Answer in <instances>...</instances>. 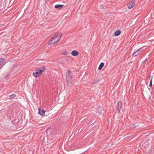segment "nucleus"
<instances>
[{"label":"nucleus","instance_id":"f03ea898","mask_svg":"<svg viewBox=\"0 0 154 154\" xmlns=\"http://www.w3.org/2000/svg\"><path fill=\"white\" fill-rule=\"evenodd\" d=\"M43 72L42 70H40L39 69H37L33 72V75L35 77H38Z\"/></svg>","mask_w":154,"mask_h":154},{"label":"nucleus","instance_id":"4468645a","mask_svg":"<svg viewBox=\"0 0 154 154\" xmlns=\"http://www.w3.org/2000/svg\"><path fill=\"white\" fill-rule=\"evenodd\" d=\"M152 76H151V79L150 81V83L149 86L150 87H152Z\"/></svg>","mask_w":154,"mask_h":154},{"label":"nucleus","instance_id":"412c9836","mask_svg":"<svg viewBox=\"0 0 154 154\" xmlns=\"http://www.w3.org/2000/svg\"><path fill=\"white\" fill-rule=\"evenodd\" d=\"M146 59L144 61V62H145L146 61Z\"/></svg>","mask_w":154,"mask_h":154},{"label":"nucleus","instance_id":"4be33fe9","mask_svg":"<svg viewBox=\"0 0 154 154\" xmlns=\"http://www.w3.org/2000/svg\"><path fill=\"white\" fill-rule=\"evenodd\" d=\"M4 109H3L2 110V111H3V110Z\"/></svg>","mask_w":154,"mask_h":154},{"label":"nucleus","instance_id":"5701e85b","mask_svg":"<svg viewBox=\"0 0 154 154\" xmlns=\"http://www.w3.org/2000/svg\"><path fill=\"white\" fill-rule=\"evenodd\" d=\"M3 32H1V33H2Z\"/></svg>","mask_w":154,"mask_h":154},{"label":"nucleus","instance_id":"9b49d317","mask_svg":"<svg viewBox=\"0 0 154 154\" xmlns=\"http://www.w3.org/2000/svg\"><path fill=\"white\" fill-rule=\"evenodd\" d=\"M104 63L103 62H101L100 64V65L98 68V69L99 70H100L102 69V68L104 66Z\"/></svg>","mask_w":154,"mask_h":154},{"label":"nucleus","instance_id":"aec40b11","mask_svg":"<svg viewBox=\"0 0 154 154\" xmlns=\"http://www.w3.org/2000/svg\"><path fill=\"white\" fill-rule=\"evenodd\" d=\"M5 63H5V64H3L2 65V66L0 68L1 69V68L3 66V65H4V64H5Z\"/></svg>","mask_w":154,"mask_h":154},{"label":"nucleus","instance_id":"ddd939ff","mask_svg":"<svg viewBox=\"0 0 154 154\" xmlns=\"http://www.w3.org/2000/svg\"><path fill=\"white\" fill-rule=\"evenodd\" d=\"M16 95L15 94H12V95H10L9 96V97L11 99H13L15 97H16Z\"/></svg>","mask_w":154,"mask_h":154},{"label":"nucleus","instance_id":"1a4fd4ad","mask_svg":"<svg viewBox=\"0 0 154 154\" xmlns=\"http://www.w3.org/2000/svg\"><path fill=\"white\" fill-rule=\"evenodd\" d=\"M63 6V5H56L54 6V7L58 9L61 8Z\"/></svg>","mask_w":154,"mask_h":154},{"label":"nucleus","instance_id":"f8f14e48","mask_svg":"<svg viewBox=\"0 0 154 154\" xmlns=\"http://www.w3.org/2000/svg\"><path fill=\"white\" fill-rule=\"evenodd\" d=\"M40 70H43V72H44L45 70V66H43L42 67H40V69H39Z\"/></svg>","mask_w":154,"mask_h":154},{"label":"nucleus","instance_id":"0eeeda50","mask_svg":"<svg viewBox=\"0 0 154 154\" xmlns=\"http://www.w3.org/2000/svg\"><path fill=\"white\" fill-rule=\"evenodd\" d=\"M133 2H130L128 5V8L129 9H131L135 5V3L134 1L133 0Z\"/></svg>","mask_w":154,"mask_h":154},{"label":"nucleus","instance_id":"423d86ee","mask_svg":"<svg viewBox=\"0 0 154 154\" xmlns=\"http://www.w3.org/2000/svg\"><path fill=\"white\" fill-rule=\"evenodd\" d=\"M142 48H141L137 50L136 51H134L132 54L133 56L134 57H136L140 53V51L142 50Z\"/></svg>","mask_w":154,"mask_h":154},{"label":"nucleus","instance_id":"f257e3e1","mask_svg":"<svg viewBox=\"0 0 154 154\" xmlns=\"http://www.w3.org/2000/svg\"><path fill=\"white\" fill-rule=\"evenodd\" d=\"M62 34L60 32H56L54 37L48 42L49 45H52L57 43L60 39Z\"/></svg>","mask_w":154,"mask_h":154},{"label":"nucleus","instance_id":"a211bd4d","mask_svg":"<svg viewBox=\"0 0 154 154\" xmlns=\"http://www.w3.org/2000/svg\"><path fill=\"white\" fill-rule=\"evenodd\" d=\"M6 25H5L6 26ZM5 25H4V24H2L1 25V27H3V26H5Z\"/></svg>","mask_w":154,"mask_h":154},{"label":"nucleus","instance_id":"7ed1b4c3","mask_svg":"<svg viewBox=\"0 0 154 154\" xmlns=\"http://www.w3.org/2000/svg\"><path fill=\"white\" fill-rule=\"evenodd\" d=\"M122 103L121 101H119L117 104V108L116 110L118 111V113H119L120 112V110L122 108Z\"/></svg>","mask_w":154,"mask_h":154},{"label":"nucleus","instance_id":"20e7f679","mask_svg":"<svg viewBox=\"0 0 154 154\" xmlns=\"http://www.w3.org/2000/svg\"><path fill=\"white\" fill-rule=\"evenodd\" d=\"M67 73L66 75V80H70L71 79V75L70 74V70L68 69L67 70Z\"/></svg>","mask_w":154,"mask_h":154},{"label":"nucleus","instance_id":"39448f33","mask_svg":"<svg viewBox=\"0 0 154 154\" xmlns=\"http://www.w3.org/2000/svg\"><path fill=\"white\" fill-rule=\"evenodd\" d=\"M38 113L41 115V116H43L45 115V111L44 110L41 109L40 108H38Z\"/></svg>","mask_w":154,"mask_h":154},{"label":"nucleus","instance_id":"6e6552de","mask_svg":"<svg viewBox=\"0 0 154 154\" xmlns=\"http://www.w3.org/2000/svg\"><path fill=\"white\" fill-rule=\"evenodd\" d=\"M71 54L72 56H75L79 55V52L77 51L73 50L72 51Z\"/></svg>","mask_w":154,"mask_h":154},{"label":"nucleus","instance_id":"6ab92c4d","mask_svg":"<svg viewBox=\"0 0 154 154\" xmlns=\"http://www.w3.org/2000/svg\"><path fill=\"white\" fill-rule=\"evenodd\" d=\"M136 126L134 125H133V128H136Z\"/></svg>","mask_w":154,"mask_h":154},{"label":"nucleus","instance_id":"f3484780","mask_svg":"<svg viewBox=\"0 0 154 154\" xmlns=\"http://www.w3.org/2000/svg\"><path fill=\"white\" fill-rule=\"evenodd\" d=\"M99 80H96L94 81V83H97L98 82H99Z\"/></svg>","mask_w":154,"mask_h":154},{"label":"nucleus","instance_id":"b1692460","mask_svg":"<svg viewBox=\"0 0 154 154\" xmlns=\"http://www.w3.org/2000/svg\"><path fill=\"white\" fill-rule=\"evenodd\" d=\"M5 6L4 5H3V8Z\"/></svg>","mask_w":154,"mask_h":154},{"label":"nucleus","instance_id":"9d476101","mask_svg":"<svg viewBox=\"0 0 154 154\" xmlns=\"http://www.w3.org/2000/svg\"><path fill=\"white\" fill-rule=\"evenodd\" d=\"M121 33V31L119 30H116L114 33V35L115 36H118Z\"/></svg>","mask_w":154,"mask_h":154},{"label":"nucleus","instance_id":"2eb2a0df","mask_svg":"<svg viewBox=\"0 0 154 154\" xmlns=\"http://www.w3.org/2000/svg\"><path fill=\"white\" fill-rule=\"evenodd\" d=\"M62 53L64 55H66L68 54V53L66 51H64L63 52H62Z\"/></svg>","mask_w":154,"mask_h":154},{"label":"nucleus","instance_id":"dca6fc26","mask_svg":"<svg viewBox=\"0 0 154 154\" xmlns=\"http://www.w3.org/2000/svg\"><path fill=\"white\" fill-rule=\"evenodd\" d=\"M4 60L1 58V63H2Z\"/></svg>","mask_w":154,"mask_h":154}]
</instances>
